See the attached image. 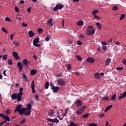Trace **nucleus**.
<instances>
[{
	"instance_id": "1",
	"label": "nucleus",
	"mask_w": 126,
	"mask_h": 126,
	"mask_svg": "<svg viewBox=\"0 0 126 126\" xmlns=\"http://www.w3.org/2000/svg\"><path fill=\"white\" fill-rule=\"evenodd\" d=\"M87 34L89 36L95 34V29L92 26H89L87 28Z\"/></svg>"
},
{
	"instance_id": "2",
	"label": "nucleus",
	"mask_w": 126,
	"mask_h": 126,
	"mask_svg": "<svg viewBox=\"0 0 126 126\" xmlns=\"http://www.w3.org/2000/svg\"><path fill=\"white\" fill-rule=\"evenodd\" d=\"M22 107H23L22 104H19L17 105L16 108L19 114L21 115V116H23V114L24 115V113H25V110L24 107L22 109Z\"/></svg>"
},
{
	"instance_id": "3",
	"label": "nucleus",
	"mask_w": 126,
	"mask_h": 126,
	"mask_svg": "<svg viewBox=\"0 0 126 126\" xmlns=\"http://www.w3.org/2000/svg\"><path fill=\"white\" fill-rule=\"evenodd\" d=\"M32 108V105L31 103H28L27 104V107L25 108V113L24 115L25 116H29V114L31 113V109Z\"/></svg>"
},
{
	"instance_id": "4",
	"label": "nucleus",
	"mask_w": 126,
	"mask_h": 126,
	"mask_svg": "<svg viewBox=\"0 0 126 126\" xmlns=\"http://www.w3.org/2000/svg\"><path fill=\"white\" fill-rule=\"evenodd\" d=\"M85 109H86V106H83L82 107L77 109L76 114H77V115L78 116H81V115H82L83 113V112H84V110H85Z\"/></svg>"
},
{
	"instance_id": "5",
	"label": "nucleus",
	"mask_w": 126,
	"mask_h": 126,
	"mask_svg": "<svg viewBox=\"0 0 126 126\" xmlns=\"http://www.w3.org/2000/svg\"><path fill=\"white\" fill-rule=\"evenodd\" d=\"M20 92L18 94V102H20L21 101L22 95H23V88H20L19 89Z\"/></svg>"
},
{
	"instance_id": "6",
	"label": "nucleus",
	"mask_w": 126,
	"mask_h": 126,
	"mask_svg": "<svg viewBox=\"0 0 126 126\" xmlns=\"http://www.w3.org/2000/svg\"><path fill=\"white\" fill-rule=\"evenodd\" d=\"M64 6L63 4L60 3L57 4L56 6L53 8V11H57V10H61Z\"/></svg>"
},
{
	"instance_id": "7",
	"label": "nucleus",
	"mask_w": 126,
	"mask_h": 126,
	"mask_svg": "<svg viewBox=\"0 0 126 126\" xmlns=\"http://www.w3.org/2000/svg\"><path fill=\"white\" fill-rule=\"evenodd\" d=\"M57 82L60 86L64 85V84H65V82H64V80L63 78L59 79L57 80Z\"/></svg>"
},
{
	"instance_id": "8",
	"label": "nucleus",
	"mask_w": 126,
	"mask_h": 126,
	"mask_svg": "<svg viewBox=\"0 0 126 126\" xmlns=\"http://www.w3.org/2000/svg\"><path fill=\"white\" fill-rule=\"evenodd\" d=\"M47 120L48 122H50V123H54L55 124H59V123H60V121L57 118H54L53 119L51 118H48Z\"/></svg>"
},
{
	"instance_id": "9",
	"label": "nucleus",
	"mask_w": 126,
	"mask_h": 126,
	"mask_svg": "<svg viewBox=\"0 0 126 126\" xmlns=\"http://www.w3.org/2000/svg\"><path fill=\"white\" fill-rule=\"evenodd\" d=\"M60 89H61V88L60 87L55 86L53 87V88H52L51 90H52L53 93H58L60 91Z\"/></svg>"
},
{
	"instance_id": "10",
	"label": "nucleus",
	"mask_w": 126,
	"mask_h": 126,
	"mask_svg": "<svg viewBox=\"0 0 126 126\" xmlns=\"http://www.w3.org/2000/svg\"><path fill=\"white\" fill-rule=\"evenodd\" d=\"M17 66H18L20 72L22 71V69L23 68V65H22V63H21V62H18L17 63Z\"/></svg>"
},
{
	"instance_id": "11",
	"label": "nucleus",
	"mask_w": 126,
	"mask_h": 126,
	"mask_svg": "<svg viewBox=\"0 0 126 126\" xmlns=\"http://www.w3.org/2000/svg\"><path fill=\"white\" fill-rule=\"evenodd\" d=\"M87 62L89 63H93L95 62V59L92 58H88L87 59Z\"/></svg>"
},
{
	"instance_id": "12",
	"label": "nucleus",
	"mask_w": 126,
	"mask_h": 126,
	"mask_svg": "<svg viewBox=\"0 0 126 126\" xmlns=\"http://www.w3.org/2000/svg\"><path fill=\"white\" fill-rule=\"evenodd\" d=\"M12 55H13V57H14V58H15V59L16 60H20V58L18 56V53H17V52H13L12 53Z\"/></svg>"
},
{
	"instance_id": "13",
	"label": "nucleus",
	"mask_w": 126,
	"mask_h": 126,
	"mask_svg": "<svg viewBox=\"0 0 126 126\" xmlns=\"http://www.w3.org/2000/svg\"><path fill=\"white\" fill-rule=\"evenodd\" d=\"M11 98L13 100H15V99H17L18 101V94H13L11 95Z\"/></svg>"
},
{
	"instance_id": "14",
	"label": "nucleus",
	"mask_w": 126,
	"mask_h": 126,
	"mask_svg": "<svg viewBox=\"0 0 126 126\" xmlns=\"http://www.w3.org/2000/svg\"><path fill=\"white\" fill-rule=\"evenodd\" d=\"M23 64L24 66L28 67V60L27 59H24L23 62Z\"/></svg>"
},
{
	"instance_id": "15",
	"label": "nucleus",
	"mask_w": 126,
	"mask_h": 126,
	"mask_svg": "<svg viewBox=\"0 0 126 126\" xmlns=\"http://www.w3.org/2000/svg\"><path fill=\"white\" fill-rule=\"evenodd\" d=\"M76 105V107H80L82 105V102H81V100H78L76 101L75 103Z\"/></svg>"
},
{
	"instance_id": "16",
	"label": "nucleus",
	"mask_w": 126,
	"mask_h": 126,
	"mask_svg": "<svg viewBox=\"0 0 126 126\" xmlns=\"http://www.w3.org/2000/svg\"><path fill=\"white\" fill-rule=\"evenodd\" d=\"M94 77L96 79H100V73H98V72L95 73L94 74Z\"/></svg>"
},
{
	"instance_id": "17",
	"label": "nucleus",
	"mask_w": 126,
	"mask_h": 126,
	"mask_svg": "<svg viewBox=\"0 0 126 126\" xmlns=\"http://www.w3.org/2000/svg\"><path fill=\"white\" fill-rule=\"evenodd\" d=\"M29 38H32V37H33V36H34V35H35V33H33V32H32V31H29Z\"/></svg>"
},
{
	"instance_id": "18",
	"label": "nucleus",
	"mask_w": 126,
	"mask_h": 126,
	"mask_svg": "<svg viewBox=\"0 0 126 126\" xmlns=\"http://www.w3.org/2000/svg\"><path fill=\"white\" fill-rule=\"evenodd\" d=\"M53 22V19L50 18L48 21L47 22V24H49L50 25V26H54V23H52Z\"/></svg>"
},
{
	"instance_id": "19",
	"label": "nucleus",
	"mask_w": 126,
	"mask_h": 126,
	"mask_svg": "<svg viewBox=\"0 0 126 126\" xmlns=\"http://www.w3.org/2000/svg\"><path fill=\"white\" fill-rule=\"evenodd\" d=\"M3 120L6 121V122H10V118L8 116H4V118H3Z\"/></svg>"
},
{
	"instance_id": "20",
	"label": "nucleus",
	"mask_w": 126,
	"mask_h": 126,
	"mask_svg": "<svg viewBox=\"0 0 126 126\" xmlns=\"http://www.w3.org/2000/svg\"><path fill=\"white\" fill-rule=\"evenodd\" d=\"M39 43V38L36 37L33 40V44L35 45V44H38Z\"/></svg>"
},
{
	"instance_id": "21",
	"label": "nucleus",
	"mask_w": 126,
	"mask_h": 126,
	"mask_svg": "<svg viewBox=\"0 0 126 126\" xmlns=\"http://www.w3.org/2000/svg\"><path fill=\"white\" fill-rule=\"evenodd\" d=\"M36 73H37V70L35 69L31 70V74H32V75H35Z\"/></svg>"
},
{
	"instance_id": "22",
	"label": "nucleus",
	"mask_w": 126,
	"mask_h": 126,
	"mask_svg": "<svg viewBox=\"0 0 126 126\" xmlns=\"http://www.w3.org/2000/svg\"><path fill=\"white\" fill-rule=\"evenodd\" d=\"M96 25L97 26V28H98V29H102V24H101V23L96 22Z\"/></svg>"
},
{
	"instance_id": "23",
	"label": "nucleus",
	"mask_w": 126,
	"mask_h": 126,
	"mask_svg": "<svg viewBox=\"0 0 126 126\" xmlns=\"http://www.w3.org/2000/svg\"><path fill=\"white\" fill-rule=\"evenodd\" d=\"M113 107L112 105H108L106 109L104 110V112L106 113V112H108L110 109H111Z\"/></svg>"
},
{
	"instance_id": "24",
	"label": "nucleus",
	"mask_w": 126,
	"mask_h": 126,
	"mask_svg": "<svg viewBox=\"0 0 126 126\" xmlns=\"http://www.w3.org/2000/svg\"><path fill=\"white\" fill-rule=\"evenodd\" d=\"M77 25L78 26H81L82 25H83V21L82 20L79 21L78 22H77Z\"/></svg>"
},
{
	"instance_id": "25",
	"label": "nucleus",
	"mask_w": 126,
	"mask_h": 126,
	"mask_svg": "<svg viewBox=\"0 0 126 126\" xmlns=\"http://www.w3.org/2000/svg\"><path fill=\"white\" fill-rule=\"evenodd\" d=\"M23 78L25 80V81L28 82V79H27V76L25 74H23Z\"/></svg>"
},
{
	"instance_id": "26",
	"label": "nucleus",
	"mask_w": 126,
	"mask_h": 126,
	"mask_svg": "<svg viewBox=\"0 0 126 126\" xmlns=\"http://www.w3.org/2000/svg\"><path fill=\"white\" fill-rule=\"evenodd\" d=\"M109 63H111V59H106L105 61V65H108Z\"/></svg>"
},
{
	"instance_id": "27",
	"label": "nucleus",
	"mask_w": 126,
	"mask_h": 126,
	"mask_svg": "<svg viewBox=\"0 0 126 126\" xmlns=\"http://www.w3.org/2000/svg\"><path fill=\"white\" fill-rule=\"evenodd\" d=\"M55 112H54V110H50L48 112V114L49 116H53L54 115Z\"/></svg>"
},
{
	"instance_id": "28",
	"label": "nucleus",
	"mask_w": 126,
	"mask_h": 126,
	"mask_svg": "<svg viewBox=\"0 0 126 126\" xmlns=\"http://www.w3.org/2000/svg\"><path fill=\"white\" fill-rule=\"evenodd\" d=\"M116 96H117V94H113L112 96V98L111 99V101H115V100H116Z\"/></svg>"
},
{
	"instance_id": "29",
	"label": "nucleus",
	"mask_w": 126,
	"mask_h": 126,
	"mask_svg": "<svg viewBox=\"0 0 126 126\" xmlns=\"http://www.w3.org/2000/svg\"><path fill=\"white\" fill-rule=\"evenodd\" d=\"M7 54L4 55L2 56V61H6L7 60Z\"/></svg>"
},
{
	"instance_id": "30",
	"label": "nucleus",
	"mask_w": 126,
	"mask_h": 126,
	"mask_svg": "<svg viewBox=\"0 0 126 126\" xmlns=\"http://www.w3.org/2000/svg\"><path fill=\"white\" fill-rule=\"evenodd\" d=\"M49 83L48 81L46 82V83L44 84L45 89H48V88H49Z\"/></svg>"
},
{
	"instance_id": "31",
	"label": "nucleus",
	"mask_w": 126,
	"mask_h": 126,
	"mask_svg": "<svg viewBox=\"0 0 126 126\" xmlns=\"http://www.w3.org/2000/svg\"><path fill=\"white\" fill-rule=\"evenodd\" d=\"M31 88L32 94H35V93H36V91H35V87H34V86H32Z\"/></svg>"
},
{
	"instance_id": "32",
	"label": "nucleus",
	"mask_w": 126,
	"mask_h": 126,
	"mask_svg": "<svg viewBox=\"0 0 126 126\" xmlns=\"http://www.w3.org/2000/svg\"><path fill=\"white\" fill-rule=\"evenodd\" d=\"M25 122H26V119H24L23 120H22L20 123V125H24L25 124Z\"/></svg>"
},
{
	"instance_id": "33",
	"label": "nucleus",
	"mask_w": 126,
	"mask_h": 126,
	"mask_svg": "<svg viewBox=\"0 0 126 126\" xmlns=\"http://www.w3.org/2000/svg\"><path fill=\"white\" fill-rule=\"evenodd\" d=\"M119 9V6H117V5H115V6H114L113 7H112V10H118Z\"/></svg>"
},
{
	"instance_id": "34",
	"label": "nucleus",
	"mask_w": 126,
	"mask_h": 126,
	"mask_svg": "<svg viewBox=\"0 0 126 126\" xmlns=\"http://www.w3.org/2000/svg\"><path fill=\"white\" fill-rule=\"evenodd\" d=\"M126 17V15L125 14H122L120 18V20H123Z\"/></svg>"
},
{
	"instance_id": "35",
	"label": "nucleus",
	"mask_w": 126,
	"mask_h": 126,
	"mask_svg": "<svg viewBox=\"0 0 126 126\" xmlns=\"http://www.w3.org/2000/svg\"><path fill=\"white\" fill-rule=\"evenodd\" d=\"M5 113L6 115H9L10 114V109H7L5 111Z\"/></svg>"
},
{
	"instance_id": "36",
	"label": "nucleus",
	"mask_w": 126,
	"mask_h": 126,
	"mask_svg": "<svg viewBox=\"0 0 126 126\" xmlns=\"http://www.w3.org/2000/svg\"><path fill=\"white\" fill-rule=\"evenodd\" d=\"M76 58L78 60V61H79L80 62H81V61H82V58H81L80 56L76 55Z\"/></svg>"
},
{
	"instance_id": "37",
	"label": "nucleus",
	"mask_w": 126,
	"mask_h": 126,
	"mask_svg": "<svg viewBox=\"0 0 126 126\" xmlns=\"http://www.w3.org/2000/svg\"><path fill=\"white\" fill-rule=\"evenodd\" d=\"M66 67L68 70H70L71 69V65H70V64H68L66 65Z\"/></svg>"
},
{
	"instance_id": "38",
	"label": "nucleus",
	"mask_w": 126,
	"mask_h": 126,
	"mask_svg": "<svg viewBox=\"0 0 126 126\" xmlns=\"http://www.w3.org/2000/svg\"><path fill=\"white\" fill-rule=\"evenodd\" d=\"M1 29L2 32H4V33H6V34H7V31L6 30V29H5V28H1Z\"/></svg>"
},
{
	"instance_id": "39",
	"label": "nucleus",
	"mask_w": 126,
	"mask_h": 126,
	"mask_svg": "<svg viewBox=\"0 0 126 126\" xmlns=\"http://www.w3.org/2000/svg\"><path fill=\"white\" fill-rule=\"evenodd\" d=\"M88 116H89L88 114L86 113L84 115H82V118H83L84 119H87L88 118Z\"/></svg>"
},
{
	"instance_id": "40",
	"label": "nucleus",
	"mask_w": 126,
	"mask_h": 126,
	"mask_svg": "<svg viewBox=\"0 0 126 126\" xmlns=\"http://www.w3.org/2000/svg\"><path fill=\"white\" fill-rule=\"evenodd\" d=\"M88 126H97V124L94 123H90L89 124Z\"/></svg>"
},
{
	"instance_id": "41",
	"label": "nucleus",
	"mask_w": 126,
	"mask_h": 126,
	"mask_svg": "<svg viewBox=\"0 0 126 126\" xmlns=\"http://www.w3.org/2000/svg\"><path fill=\"white\" fill-rule=\"evenodd\" d=\"M37 32L39 33H42V32H43V29L42 28L37 29Z\"/></svg>"
},
{
	"instance_id": "42",
	"label": "nucleus",
	"mask_w": 126,
	"mask_h": 126,
	"mask_svg": "<svg viewBox=\"0 0 126 126\" xmlns=\"http://www.w3.org/2000/svg\"><path fill=\"white\" fill-rule=\"evenodd\" d=\"M8 63L10 65H12V59L11 58L8 60Z\"/></svg>"
},
{
	"instance_id": "43",
	"label": "nucleus",
	"mask_w": 126,
	"mask_h": 126,
	"mask_svg": "<svg viewBox=\"0 0 126 126\" xmlns=\"http://www.w3.org/2000/svg\"><path fill=\"white\" fill-rule=\"evenodd\" d=\"M15 10L16 12H17L18 13H19V10H20V9H19L17 6L15 7Z\"/></svg>"
},
{
	"instance_id": "44",
	"label": "nucleus",
	"mask_w": 126,
	"mask_h": 126,
	"mask_svg": "<svg viewBox=\"0 0 126 126\" xmlns=\"http://www.w3.org/2000/svg\"><path fill=\"white\" fill-rule=\"evenodd\" d=\"M50 37H52V35H49V37L46 36L45 37V41H46V42H49V41H50Z\"/></svg>"
},
{
	"instance_id": "45",
	"label": "nucleus",
	"mask_w": 126,
	"mask_h": 126,
	"mask_svg": "<svg viewBox=\"0 0 126 126\" xmlns=\"http://www.w3.org/2000/svg\"><path fill=\"white\" fill-rule=\"evenodd\" d=\"M116 70H123L124 69V67H117L116 68Z\"/></svg>"
},
{
	"instance_id": "46",
	"label": "nucleus",
	"mask_w": 126,
	"mask_h": 126,
	"mask_svg": "<svg viewBox=\"0 0 126 126\" xmlns=\"http://www.w3.org/2000/svg\"><path fill=\"white\" fill-rule=\"evenodd\" d=\"M123 98H125V95L123 94H121L119 96V99H123Z\"/></svg>"
},
{
	"instance_id": "47",
	"label": "nucleus",
	"mask_w": 126,
	"mask_h": 126,
	"mask_svg": "<svg viewBox=\"0 0 126 126\" xmlns=\"http://www.w3.org/2000/svg\"><path fill=\"white\" fill-rule=\"evenodd\" d=\"M34 98H35V99H36V101H39V95H38V94H35Z\"/></svg>"
},
{
	"instance_id": "48",
	"label": "nucleus",
	"mask_w": 126,
	"mask_h": 126,
	"mask_svg": "<svg viewBox=\"0 0 126 126\" xmlns=\"http://www.w3.org/2000/svg\"><path fill=\"white\" fill-rule=\"evenodd\" d=\"M77 45H79V46H81L82 45V42L80 41V40H78L77 41Z\"/></svg>"
},
{
	"instance_id": "49",
	"label": "nucleus",
	"mask_w": 126,
	"mask_h": 126,
	"mask_svg": "<svg viewBox=\"0 0 126 126\" xmlns=\"http://www.w3.org/2000/svg\"><path fill=\"white\" fill-rule=\"evenodd\" d=\"M70 125L71 126H77V125H76L75 124H74V123H73V122H71L70 123Z\"/></svg>"
},
{
	"instance_id": "50",
	"label": "nucleus",
	"mask_w": 126,
	"mask_h": 126,
	"mask_svg": "<svg viewBox=\"0 0 126 126\" xmlns=\"http://www.w3.org/2000/svg\"><path fill=\"white\" fill-rule=\"evenodd\" d=\"M108 49L107 46H103L102 47V49L103 51H106Z\"/></svg>"
},
{
	"instance_id": "51",
	"label": "nucleus",
	"mask_w": 126,
	"mask_h": 126,
	"mask_svg": "<svg viewBox=\"0 0 126 126\" xmlns=\"http://www.w3.org/2000/svg\"><path fill=\"white\" fill-rule=\"evenodd\" d=\"M102 100H104V101H109V98L108 96H106L102 99Z\"/></svg>"
},
{
	"instance_id": "52",
	"label": "nucleus",
	"mask_w": 126,
	"mask_h": 126,
	"mask_svg": "<svg viewBox=\"0 0 126 126\" xmlns=\"http://www.w3.org/2000/svg\"><path fill=\"white\" fill-rule=\"evenodd\" d=\"M98 12V10H94L93 11V14L94 15H96V13H97Z\"/></svg>"
},
{
	"instance_id": "53",
	"label": "nucleus",
	"mask_w": 126,
	"mask_h": 126,
	"mask_svg": "<svg viewBox=\"0 0 126 126\" xmlns=\"http://www.w3.org/2000/svg\"><path fill=\"white\" fill-rule=\"evenodd\" d=\"M5 21H9V22H11V20H10V19H9L8 17L5 18Z\"/></svg>"
},
{
	"instance_id": "54",
	"label": "nucleus",
	"mask_w": 126,
	"mask_h": 126,
	"mask_svg": "<svg viewBox=\"0 0 126 126\" xmlns=\"http://www.w3.org/2000/svg\"><path fill=\"white\" fill-rule=\"evenodd\" d=\"M13 43L17 46H19V42H18V41H14Z\"/></svg>"
},
{
	"instance_id": "55",
	"label": "nucleus",
	"mask_w": 126,
	"mask_h": 126,
	"mask_svg": "<svg viewBox=\"0 0 126 126\" xmlns=\"http://www.w3.org/2000/svg\"><path fill=\"white\" fill-rule=\"evenodd\" d=\"M27 25H28L27 24H25V23H22V26L23 27H27Z\"/></svg>"
},
{
	"instance_id": "56",
	"label": "nucleus",
	"mask_w": 126,
	"mask_h": 126,
	"mask_svg": "<svg viewBox=\"0 0 126 126\" xmlns=\"http://www.w3.org/2000/svg\"><path fill=\"white\" fill-rule=\"evenodd\" d=\"M14 36V33H12L10 36V40H13V36Z\"/></svg>"
},
{
	"instance_id": "57",
	"label": "nucleus",
	"mask_w": 126,
	"mask_h": 126,
	"mask_svg": "<svg viewBox=\"0 0 126 126\" xmlns=\"http://www.w3.org/2000/svg\"><path fill=\"white\" fill-rule=\"evenodd\" d=\"M27 11L28 12V13H30V11H31V7H29L27 9Z\"/></svg>"
},
{
	"instance_id": "58",
	"label": "nucleus",
	"mask_w": 126,
	"mask_h": 126,
	"mask_svg": "<svg viewBox=\"0 0 126 126\" xmlns=\"http://www.w3.org/2000/svg\"><path fill=\"white\" fill-rule=\"evenodd\" d=\"M73 42L71 41V40H68L67 44H68L69 45H71L72 44Z\"/></svg>"
},
{
	"instance_id": "59",
	"label": "nucleus",
	"mask_w": 126,
	"mask_h": 126,
	"mask_svg": "<svg viewBox=\"0 0 126 126\" xmlns=\"http://www.w3.org/2000/svg\"><path fill=\"white\" fill-rule=\"evenodd\" d=\"M50 86L51 87V89H53V88H54V87H55L56 86H54V84H53V83H51L50 84Z\"/></svg>"
},
{
	"instance_id": "60",
	"label": "nucleus",
	"mask_w": 126,
	"mask_h": 126,
	"mask_svg": "<svg viewBox=\"0 0 126 126\" xmlns=\"http://www.w3.org/2000/svg\"><path fill=\"white\" fill-rule=\"evenodd\" d=\"M31 84H32L31 88H32V86H34V87H35V82H34V81H32Z\"/></svg>"
},
{
	"instance_id": "61",
	"label": "nucleus",
	"mask_w": 126,
	"mask_h": 126,
	"mask_svg": "<svg viewBox=\"0 0 126 126\" xmlns=\"http://www.w3.org/2000/svg\"><path fill=\"white\" fill-rule=\"evenodd\" d=\"M35 47H41V45L40 44H37V43H35V44H33Z\"/></svg>"
},
{
	"instance_id": "62",
	"label": "nucleus",
	"mask_w": 126,
	"mask_h": 126,
	"mask_svg": "<svg viewBox=\"0 0 126 126\" xmlns=\"http://www.w3.org/2000/svg\"><path fill=\"white\" fill-rule=\"evenodd\" d=\"M94 17L95 19H100V18H101L100 17H98L96 15H94Z\"/></svg>"
},
{
	"instance_id": "63",
	"label": "nucleus",
	"mask_w": 126,
	"mask_h": 126,
	"mask_svg": "<svg viewBox=\"0 0 126 126\" xmlns=\"http://www.w3.org/2000/svg\"><path fill=\"white\" fill-rule=\"evenodd\" d=\"M122 63L126 65V59H124L122 61Z\"/></svg>"
},
{
	"instance_id": "64",
	"label": "nucleus",
	"mask_w": 126,
	"mask_h": 126,
	"mask_svg": "<svg viewBox=\"0 0 126 126\" xmlns=\"http://www.w3.org/2000/svg\"><path fill=\"white\" fill-rule=\"evenodd\" d=\"M99 118H103V117H105V115L104 114H100L99 115Z\"/></svg>"
}]
</instances>
